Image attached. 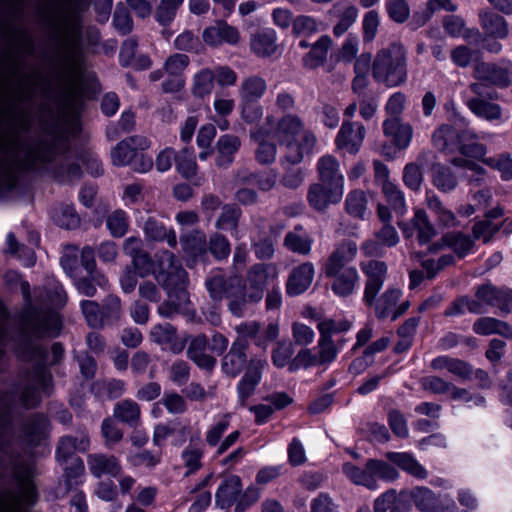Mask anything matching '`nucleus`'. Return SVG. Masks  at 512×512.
Returning a JSON list of instances; mask_svg holds the SVG:
<instances>
[{"label":"nucleus","mask_w":512,"mask_h":512,"mask_svg":"<svg viewBox=\"0 0 512 512\" xmlns=\"http://www.w3.org/2000/svg\"><path fill=\"white\" fill-rule=\"evenodd\" d=\"M127 461L133 467H146L154 468L161 461L160 453H153L150 450H141L134 453H130L127 457Z\"/></svg>","instance_id":"63"},{"label":"nucleus","mask_w":512,"mask_h":512,"mask_svg":"<svg viewBox=\"0 0 512 512\" xmlns=\"http://www.w3.org/2000/svg\"><path fill=\"white\" fill-rule=\"evenodd\" d=\"M332 44L333 41L328 35L321 36L311 45L310 51L304 55L302 59L304 66L308 69H315L322 66L327 59Z\"/></svg>","instance_id":"41"},{"label":"nucleus","mask_w":512,"mask_h":512,"mask_svg":"<svg viewBox=\"0 0 512 512\" xmlns=\"http://www.w3.org/2000/svg\"><path fill=\"white\" fill-rule=\"evenodd\" d=\"M362 270L367 276L364 297L370 304L384 283L387 267L383 262L369 260L362 263Z\"/></svg>","instance_id":"22"},{"label":"nucleus","mask_w":512,"mask_h":512,"mask_svg":"<svg viewBox=\"0 0 512 512\" xmlns=\"http://www.w3.org/2000/svg\"><path fill=\"white\" fill-rule=\"evenodd\" d=\"M87 464L90 473L100 478L103 475L117 477L122 472V466L119 459L114 455L105 453H93L87 456Z\"/></svg>","instance_id":"21"},{"label":"nucleus","mask_w":512,"mask_h":512,"mask_svg":"<svg viewBox=\"0 0 512 512\" xmlns=\"http://www.w3.org/2000/svg\"><path fill=\"white\" fill-rule=\"evenodd\" d=\"M343 197V190L317 181L309 186L307 201L311 208L325 212L330 205L338 204Z\"/></svg>","instance_id":"14"},{"label":"nucleus","mask_w":512,"mask_h":512,"mask_svg":"<svg viewBox=\"0 0 512 512\" xmlns=\"http://www.w3.org/2000/svg\"><path fill=\"white\" fill-rule=\"evenodd\" d=\"M386 457L391 463L416 478L424 479L428 475L426 469L409 453L389 452Z\"/></svg>","instance_id":"43"},{"label":"nucleus","mask_w":512,"mask_h":512,"mask_svg":"<svg viewBox=\"0 0 512 512\" xmlns=\"http://www.w3.org/2000/svg\"><path fill=\"white\" fill-rule=\"evenodd\" d=\"M208 338L204 334L193 337L187 349L188 358L200 369L212 371L216 365V359L206 353Z\"/></svg>","instance_id":"28"},{"label":"nucleus","mask_w":512,"mask_h":512,"mask_svg":"<svg viewBox=\"0 0 512 512\" xmlns=\"http://www.w3.org/2000/svg\"><path fill=\"white\" fill-rule=\"evenodd\" d=\"M304 131H307L304 122L296 114L286 113L277 121L276 135L279 142L297 140Z\"/></svg>","instance_id":"32"},{"label":"nucleus","mask_w":512,"mask_h":512,"mask_svg":"<svg viewBox=\"0 0 512 512\" xmlns=\"http://www.w3.org/2000/svg\"><path fill=\"white\" fill-rule=\"evenodd\" d=\"M249 347L248 341L235 339L231 344L229 351L221 360V369L223 373L229 377L235 378L248 367L246 351Z\"/></svg>","instance_id":"16"},{"label":"nucleus","mask_w":512,"mask_h":512,"mask_svg":"<svg viewBox=\"0 0 512 512\" xmlns=\"http://www.w3.org/2000/svg\"><path fill=\"white\" fill-rule=\"evenodd\" d=\"M242 490L241 479L237 475L227 476L215 494V500L218 507L226 509L231 507L236 501L238 495Z\"/></svg>","instance_id":"34"},{"label":"nucleus","mask_w":512,"mask_h":512,"mask_svg":"<svg viewBox=\"0 0 512 512\" xmlns=\"http://www.w3.org/2000/svg\"><path fill=\"white\" fill-rule=\"evenodd\" d=\"M384 134L391 137L394 144L400 148L405 149L409 146L413 131L409 124L402 123L399 118H388L383 123Z\"/></svg>","instance_id":"35"},{"label":"nucleus","mask_w":512,"mask_h":512,"mask_svg":"<svg viewBox=\"0 0 512 512\" xmlns=\"http://www.w3.org/2000/svg\"><path fill=\"white\" fill-rule=\"evenodd\" d=\"M150 339L174 354L181 353L185 348V340L179 338L177 329L169 324H156L150 330Z\"/></svg>","instance_id":"20"},{"label":"nucleus","mask_w":512,"mask_h":512,"mask_svg":"<svg viewBox=\"0 0 512 512\" xmlns=\"http://www.w3.org/2000/svg\"><path fill=\"white\" fill-rule=\"evenodd\" d=\"M382 190L388 203L392 206L395 213L398 216L403 217L407 212V207L402 191L398 188L397 185L389 180H385L383 182Z\"/></svg>","instance_id":"54"},{"label":"nucleus","mask_w":512,"mask_h":512,"mask_svg":"<svg viewBox=\"0 0 512 512\" xmlns=\"http://www.w3.org/2000/svg\"><path fill=\"white\" fill-rule=\"evenodd\" d=\"M13 477L18 490L7 493V500H3L2 507L10 512H20L24 504L32 505L36 500V488L32 481L33 467L28 463H17L13 469Z\"/></svg>","instance_id":"7"},{"label":"nucleus","mask_w":512,"mask_h":512,"mask_svg":"<svg viewBox=\"0 0 512 512\" xmlns=\"http://www.w3.org/2000/svg\"><path fill=\"white\" fill-rule=\"evenodd\" d=\"M113 416L131 428H137L141 425L140 405L131 399L117 402L113 409Z\"/></svg>","instance_id":"39"},{"label":"nucleus","mask_w":512,"mask_h":512,"mask_svg":"<svg viewBox=\"0 0 512 512\" xmlns=\"http://www.w3.org/2000/svg\"><path fill=\"white\" fill-rule=\"evenodd\" d=\"M415 506L422 512H439L442 506L436 495L429 488L416 487L410 492Z\"/></svg>","instance_id":"45"},{"label":"nucleus","mask_w":512,"mask_h":512,"mask_svg":"<svg viewBox=\"0 0 512 512\" xmlns=\"http://www.w3.org/2000/svg\"><path fill=\"white\" fill-rule=\"evenodd\" d=\"M352 242L343 241L331 252L323 265L327 278L333 279L331 289L346 297L352 291Z\"/></svg>","instance_id":"5"},{"label":"nucleus","mask_w":512,"mask_h":512,"mask_svg":"<svg viewBox=\"0 0 512 512\" xmlns=\"http://www.w3.org/2000/svg\"><path fill=\"white\" fill-rule=\"evenodd\" d=\"M473 331L478 335L498 334L504 338L512 339V326L494 317L478 318L473 324Z\"/></svg>","instance_id":"40"},{"label":"nucleus","mask_w":512,"mask_h":512,"mask_svg":"<svg viewBox=\"0 0 512 512\" xmlns=\"http://www.w3.org/2000/svg\"><path fill=\"white\" fill-rule=\"evenodd\" d=\"M204 456L203 447L192 445L191 443L184 448L181 453L183 465L186 468L185 476L196 473L203 466L202 458Z\"/></svg>","instance_id":"53"},{"label":"nucleus","mask_w":512,"mask_h":512,"mask_svg":"<svg viewBox=\"0 0 512 512\" xmlns=\"http://www.w3.org/2000/svg\"><path fill=\"white\" fill-rule=\"evenodd\" d=\"M313 242V238L303 231V227L297 225L292 231L286 233L283 246L292 253L308 256L311 253Z\"/></svg>","instance_id":"33"},{"label":"nucleus","mask_w":512,"mask_h":512,"mask_svg":"<svg viewBox=\"0 0 512 512\" xmlns=\"http://www.w3.org/2000/svg\"><path fill=\"white\" fill-rule=\"evenodd\" d=\"M466 142L467 141H462L458 147L462 157L453 158L451 160V164L457 168L470 172L471 174L466 175L469 184H477L483 180L485 170L477 163L467 158L482 160L484 162V156L486 155L487 150L483 144Z\"/></svg>","instance_id":"8"},{"label":"nucleus","mask_w":512,"mask_h":512,"mask_svg":"<svg viewBox=\"0 0 512 512\" xmlns=\"http://www.w3.org/2000/svg\"><path fill=\"white\" fill-rule=\"evenodd\" d=\"M280 143L286 148L285 155L280 160L281 165H297L303 161L305 154L312 152L316 136L312 131H304L299 139Z\"/></svg>","instance_id":"15"},{"label":"nucleus","mask_w":512,"mask_h":512,"mask_svg":"<svg viewBox=\"0 0 512 512\" xmlns=\"http://www.w3.org/2000/svg\"><path fill=\"white\" fill-rule=\"evenodd\" d=\"M154 277L158 284L171 296L173 291H179V298H185L184 290L187 284V272L174 253L168 250H159L154 255Z\"/></svg>","instance_id":"6"},{"label":"nucleus","mask_w":512,"mask_h":512,"mask_svg":"<svg viewBox=\"0 0 512 512\" xmlns=\"http://www.w3.org/2000/svg\"><path fill=\"white\" fill-rule=\"evenodd\" d=\"M143 230L146 238L150 241H166L171 248L177 246V237L173 229H168L155 217H148L144 222Z\"/></svg>","instance_id":"37"},{"label":"nucleus","mask_w":512,"mask_h":512,"mask_svg":"<svg viewBox=\"0 0 512 512\" xmlns=\"http://www.w3.org/2000/svg\"><path fill=\"white\" fill-rule=\"evenodd\" d=\"M317 172L319 182L344 190V176L335 157L322 156L317 163Z\"/></svg>","instance_id":"26"},{"label":"nucleus","mask_w":512,"mask_h":512,"mask_svg":"<svg viewBox=\"0 0 512 512\" xmlns=\"http://www.w3.org/2000/svg\"><path fill=\"white\" fill-rule=\"evenodd\" d=\"M266 365L267 360L265 358L252 356L249 359L245 374L237 384V393L241 406H245L248 398L254 394L256 387L261 381L262 371Z\"/></svg>","instance_id":"13"},{"label":"nucleus","mask_w":512,"mask_h":512,"mask_svg":"<svg viewBox=\"0 0 512 512\" xmlns=\"http://www.w3.org/2000/svg\"><path fill=\"white\" fill-rule=\"evenodd\" d=\"M277 36L273 29L265 28L256 31L250 37V49L258 57H270L276 53Z\"/></svg>","instance_id":"29"},{"label":"nucleus","mask_w":512,"mask_h":512,"mask_svg":"<svg viewBox=\"0 0 512 512\" xmlns=\"http://www.w3.org/2000/svg\"><path fill=\"white\" fill-rule=\"evenodd\" d=\"M267 91L266 80L259 75L245 77L238 88L239 101L258 102Z\"/></svg>","instance_id":"36"},{"label":"nucleus","mask_w":512,"mask_h":512,"mask_svg":"<svg viewBox=\"0 0 512 512\" xmlns=\"http://www.w3.org/2000/svg\"><path fill=\"white\" fill-rule=\"evenodd\" d=\"M25 0H0V199L17 187L29 171L48 174L60 183L79 180L82 170L70 151L66 134L40 133L35 125L37 91L51 92L36 69L24 71L33 40L22 23Z\"/></svg>","instance_id":"1"},{"label":"nucleus","mask_w":512,"mask_h":512,"mask_svg":"<svg viewBox=\"0 0 512 512\" xmlns=\"http://www.w3.org/2000/svg\"><path fill=\"white\" fill-rule=\"evenodd\" d=\"M208 250L217 260L226 259L231 252L229 240L223 234L215 232L207 241Z\"/></svg>","instance_id":"59"},{"label":"nucleus","mask_w":512,"mask_h":512,"mask_svg":"<svg viewBox=\"0 0 512 512\" xmlns=\"http://www.w3.org/2000/svg\"><path fill=\"white\" fill-rule=\"evenodd\" d=\"M277 276L278 268L274 263H258L251 266L246 275L249 284V299L260 301L267 285L273 282Z\"/></svg>","instance_id":"10"},{"label":"nucleus","mask_w":512,"mask_h":512,"mask_svg":"<svg viewBox=\"0 0 512 512\" xmlns=\"http://www.w3.org/2000/svg\"><path fill=\"white\" fill-rule=\"evenodd\" d=\"M474 75L484 86L487 83L505 88L510 85L512 80V63L509 61L499 64L482 62L476 65Z\"/></svg>","instance_id":"12"},{"label":"nucleus","mask_w":512,"mask_h":512,"mask_svg":"<svg viewBox=\"0 0 512 512\" xmlns=\"http://www.w3.org/2000/svg\"><path fill=\"white\" fill-rule=\"evenodd\" d=\"M40 305L52 308H61L67 302V294L60 282L55 279H47L43 289L40 290Z\"/></svg>","instance_id":"42"},{"label":"nucleus","mask_w":512,"mask_h":512,"mask_svg":"<svg viewBox=\"0 0 512 512\" xmlns=\"http://www.w3.org/2000/svg\"><path fill=\"white\" fill-rule=\"evenodd\" d=\"M149 147L147 138L139 135L127 137L111 150V160L115 166H126L138 155V150Z\"/></svg>","instance_id":"17"},{"label":"nucleus","mask_w":512,"mask_h":512,"mask_svg":"<svg viewBox=\"0 0 512 512\" xmlns=\"http://www.w3.org/2000/svg\"><path fill=\"white\" fill-rule=\"evenodd\" d=\"M431 367L435 370L446 369L460 378H468L471 375V368L466 362L448 356H439L433 359Z\"/></svg>","instance_id":"48"},{"label":"nucleus","mask_w":512,"mask_h":512,"mask_svg":"<svg viewBox=\"0 0 512 512\" xmlns=\"http://www.w3.org/2000/svg\"><path fill=\"white\" fill-rule=\"evenodd\" d=\"M401 297V290L393 288L388 289L376 303V314L379 318H390L396 320L409 307V302L396 306Z\"/></svg>","instance_id":"25"},{"label":"nucleus","mask_w":512,"mask_h":512,"mask_svg":"<svg viewBox=\"0 0 512 512\" xmlns=\"http://www.w3.org/2000/svg\"><path fill=\"white\" fill-rule=\"evenodd\" d=\"M190 64V58L183 53H174L166 58L163 70L169 76L183 77V73Z\"/></svg>","instance_id":"62"},{"label":"nucleus","mask_w":512,"mask_h":512,"mask_svg":"<svg viewBox=\"0 0 512 512\" xmlns=\"http://www.w3.org/2000/svg\"><path fill=\"white\" fill-rule=\"evenodd\" d=\"M433 183L443 192H449L457 186V180L451 170L445 166L437 165L433 170Z\"/></svg>","instance_id":"58"},{"label":"nucleus","mask_w":512,"mask_h":512,"mask_svg":"<svg viewBox=\"0 0 512 512\" xmlns=\"http://www.w3.org/2000/svg\"><path fill=\"white\" fill-rule=\"evenodd\" d=\"M466 312L482 313L481 304L474 299L468 297H461L454 301L446 310V316H460Z\"/></svg>","instance_id":"60"},{"label":"nucleus","mask_w":512,"mask_h":512,"mask_svg":"<svg viewBox=\"0 0 512 512\" xmlns=\"http://www.w3.org/2000/svg\"><path fill=\"white\" fill-rule=\"evenodd\" d=\"M269 130L257 128L250 131V138L257 143L254 150L255 160L262 166H268L275 162L277 146L273 141L267 140Z\"/></svg>","instance_id":"23"},{"label":"nucleus","mask_w":512,"mask_h":512,"mask_svg":"<svg viewBox=\"0 0 512 512\" xmlns=\"http://www.w3.org/2000/svg\"><path fill=\"white\" fill-rule=\"evenodd\" d=\"M8 249L7 252L17 256L19 259L24 261L25 266H32L35 263V254L33 250L25 247L18 243L15 235L13 233H9L6 239Z\"/></svg>","instance_id":"61"},{"label":"nucleus","mask_w":512,"mask_h":512,"mask_svg":"<svg viewBox=\"0 0 512 512\" xmlns=\"http://www.w3.org/2000/svg\"><path fill=\"white\" fill-rule=\"evenodd\" d=\"M48 418L41 413L28 417L22 425L21 437L29 445H37L43 439L48 427Z\"/></svg>","instance_id":"31"},{"label":"nucleus","mask_w":512,"mask_h":512,"mask_svg":"<svg viewBox=\"0 0 512 512\" xmlns=\"http://www.w3.org/2000/svg\"><path fill=\"white\" fill-rule=\"evenodd\" d=\"M180 243L183 251L192 257H203L207 253V237L201 230H193L181 235Z\"/></svg>","instance_id":"44"},{"label":"nucleus","mask_w":512,"mask_h":512,"mask_svg":"<svg viewBox=\"0 0 512 512\" xmlns=\"http://www.w3.org/2000/svg\"><path fill=\"white\" fill-rule=\"evenodd\" d=\"M398 226L403 232L405 238L413 236L417 232L420 244H426L435 236L436 231L431 224L426 212L423 209H415L414 216L410 223L398 221Z\"/></svg>","instance_id":"19"},{"label":"nucleus","mask_w":512,"mask_h":512,"mask_svg":"<svg viewBox=\"0 0 512 512\" xmlns=\"http://www.w3.org/2000/svg\"><path fill=\"white\" fill-rule=\"evenodd\" d=\"M427 205L430 211L436 216L440 225L445 227H455L461 225V223L457 220L456 215L451 210L445 208L438 197L434 195H428Z\"/></svg>","instance_id":"50"},{"label":"nucleus","mask_w":512,"mask_h":512,"mask_svg":"<svg viewBox=\"0 0 512 512\" xmlns=\"http://www.w3.org/2000/svg\"><path fill=\"white\" fill-rule=\"evenodd\" d=\"M214 71L204 68L193 77L192 94L198 98H204L209 95L214 88Z\"/></svg>","instance_id":"52"},{"label":"nucleus","mask_w":512,"mask_h":512,"mask_svg":"<svg viewBox=\"0 0 512 512\" xmlns=\"http://www.w3.org/2000/svg\"><path fill=\"white\" fill-rule=\"evenodd\" d=\"M242 211L236 204H224L215 222V228L222 231L237 232Z\"/></svg>","instance_id":"46"},{"label":"nucleus","mask_w":512,"mask_h":512,"mask_svg":"<svg viewBox=\"0 0 512 512\" xmlns=\"http://www.w3.org/2000/svg\"><path fill=\"white\" fill-rule=\"evenodd\" d=\"M476 138L473 131L467 128L464 119H460L452 125H442L433 134V145L441 151H453L459 147L462 141H470Z\"/></svg>","instance_id":"9"},{"label":"nucleus","mask_w":512,"mask_h":512,"mask_svg":"<svg viewBox=\"0 0 512 512\" xmlns=\"http://www.w3.org/2000/svg\"><path fill=\"white\" fill-rule=\"evenodd\" d=\"M479 20L482 29L488 36L498 39H505L508 36V24L502 16L484 9L479 12Z\"/></svg>","instance_id":"38"},{"label":"nucleus","mask_w":512,"mask_h":512,"mask_svg":"<svg viewBox=\"0 0 512 512\" xmlns=\"http://www.w3.org/2000/svg\"><path fill=\"white\" fill-rule=\"evenodd\" d=\"M175 166L177 172L187 180H191L197 175L198 165L193 151L188 148L177 152Z\"/></svg>","instance_id":"51"},{"label":"nucleus","mask_w":512,"mask_h":512,"mask_svg":"<svg viewBox=\"0 0 512 512\" xmlns=\"http://www.w3.org/2000/svg\"><path fill=\"white\" fill-rule=\"evenodd\" d=\"M314 278V266L310 262H304L295 267L287 280L286 291L290 296H297L306 291Z\"/></svg>","instance_id":"24"},{"label":"nucleus","mask_w":512,"mask_h":512,"mask_svg":"<svg viewBox=\"0 0 512 512\" xmlns=\"http://www.w3.org/2000/svg\"><path fill=\"white\" fill-rule=\"evenodd\" d=\"M173 46L178 51L199 54L203 51V45L197 35L191 30H184L173 42Z\"/></svg>","instance_id":"56"},{"label":"nucleus","mask_w":512,"mask_h":512,"mask_svg":"<svg viewBox=\"0 0 512 512\" xmlns=\"http://www.w3.org/2000/svg\"><path fill=\"white\" fill-rule=\"evenodd\" d=\"M470 89L476 96L467 101L469 109L476 116L487 121L501 120V107L482 98V96L487 95L489 99L493 100L498 98V94L494 91L486 93L482 83H473L470 85Z\"/></svg>","instance_id":"11"},{"label":"nucleus","mask_w":512,"mask_h":512,"mask_svg":"<svg viewBox=\"0 0 512 512\" xmlns=\"http://www.w3.org/2000/svg\"><path fill=\"white\" fill-rule=\"evenodd\" d=\"M52 219L56 225L65 229H74L79 226L80 218L73 206L61 204L52 210Z\"/></svg>","instance_id":"49"},{"label":"nucleus","mask_w":512,"mask_h":512,"mask_svg":"<svg viewBox=\"0 0 512 512\" xmlns=\"http://www.w3.org/2000/svg\"><path fill=\"white\" fill-rule=\"evenodd\" d=\"M89 445L90 439L87 434H83L80 438L63 436L57 444L56 459L60 464L67 463L69 459L74 458L77 451L85 452Z\"/></svg>","instance_id":"30"},{"label":"nucleus","mask_w":512,"mask_h":512,"mask_svg":"<svg viewBox=\"0 0 512 512\" xmlns=\"http://www.w3.org/2000/svg\"><path fill=\"white\" fill-rule=\"evenodd\" d=\"M443 242L461 258L469 254L474 245L473 239L461 232L446 234Z\"/></svg>","instance_id":"55"},{"label":"nucleus","mask_w":512,"mask_h":512,"mask_svg":"<svg viewBox=\"0 0 512 512\" xmlns=\"http://www.w3.org/2000/svg\"><path fill=\"white\" fill-rule=\"evenodd\" d=\"M82 314L89 327L103 329L102 311L98 302L93 300H82L80 302Z\"/></svg>","instance_id":"57"},{"label":"nucleus","mask_w":512,"mask_h":512,"mask_svg":"<svg viewBox=\"0 0 512 512\" xmlns=\"http://www.w3.org/2000/svg\"><path fill=\"white\" fill-rule=\"evenodd\" d=\"M21 290L27 307L21 314V341L16 351L22 360L36 361V364L16 388L20 389V404L25 409H33L41 403V393L50 394L52 380L44 365L46 349L35 340L58 336L61 320L53 310L32 305L28 282L21 284Z\"/></svg>","instance_id":"3"},{"label":"nucleus","mask_w":512,"mask_h":512,"mask_svg":"<svg viewBox=\"0 0 512 512\" xmlns=\"http://www.w3.org/2000/svg\"><path fill=\"white\" fill-rule=\"evenodd\" d=\"M82 0H58L39 10V16L55 43L65 70L58 75L55 102L66 114H75L82 104V87L73 73L83 44Z\"/></svg>","instance_id":"2"},{"label":"nucleus","mask_w":512,"mask_h":512,"mask_svg":"<svg viewBox=\"0 0 512 512\" xmlns=\"http://www.w3.org/2000/svg\"><path fill=\"white\" fill-rule=\"evenodd\" d=\"M373 76L387 87H396L406 81V51L401 44L392 43L378 52L373 64Z\"/></svg>","instance_id":"4"},{"label":"nucleus","mask_w":512,"mask_h":512,"mask_svg":"<svg viewBox=\"0 0 512 512\" xmlns=\"http://www.w3.org/2000/svg\"><path fill=\"white\" fill-rule=\"evenodd\" d=\"M203 41L210 47H220L223 44L237 45L240 34L237 28L225 21H216L213 25L206 27L202 32Z\"/></svg>","instance_id":"18"},{"label":"nucleus","mask_w":512,"mask_h":512,"mask_svg":"<svg viewBox=\"0 0 512 512\" xmlns=\"http://www.w3.org/2000/svg\"><path fill=\"white\" fill-rule=\"evenodd\" d=\"M241 144V139L237 135H221L216 143V165L219 168H228L234 162Z\"/></svg>","instance_id":"27"},{"label":"nucleus","mask_w":512,"mask_h":512,"mask_svg":"<svg viewBox=\"0 0 512 512\" xmlns=\"http://www.w3.org/2000/svg\"><path fill=\"white\" fill-rule=\"evenodd\" d=\"M101 311L103 328L117 324L123 316L121 299L114 294L106 296L103 300Z\"/></svg>","instance_id":"47"},{"label":"nucleus","mask_w":512,"mask_h":512,"mask_svg":"<svg viewBox=\"0 0 512 512\" xmlns=\"http://www.w3.org/2000/svg\"><path fill=\"white\" fill-rule=\"evenodd\" d=\"M101 435L105 440L104 443L107 448H112L123 439V431L110 417L102 421Z\"/></svg>","instance_id":"64"}]
</instances>
